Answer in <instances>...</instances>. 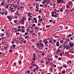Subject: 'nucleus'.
<instances>
[{
	"instance_id": "nucleus-32",
	"label": "nucleus",
	"mask_w": 74,
	"mask_h": 74,
	"mask_svg": "<svg viewBox=\"0 0 74 74\" xmlns=\"http://www.w3.org/2000/svg\"><path fill=\"white\" fill-rule=\"evenodd\" d=\"M38 9H39V8H37V10H35L36 12H38Z\"/></svg>"
},
{
	"instance_id": "nucleus-36",
	"label": "nucleus",
	"mask_w": 74,
	"mask_h": 74,
	"mask_svg": "<svg viewBox=\"0 0 74 74\" xmlns=\"http://www.w3.org/2000/svg\"><path fill=\"white\" fill-rule=\"evenodd\" d=\"M74 10V8H73L72 10H71L70 11H71H71H73V10Z\"/></svg>"
},
{
	"instance_id": "nucleus-28",
	"label": "nucleus",
	"mask_w": 74,
	"mask_h": 74,
	"mask_svg": "<svg viewBox=\"0 0 74 74\" xmlns=\"http://www.w3.org/2000/svg\"><path fill=\"white\" fill-rule=\"evenodd\" d=\"M36 70H38V69H39V67H38V66L36 67Z\"/></svg>"
},
{
	"instance_id": "nucleus-5",
	"label": "nucleus",
	"mask_w": 74,
	"mask_h": 74,
	"mask_svg": "<svg viewBox=\"0 0 74 74\" xmlns=\"http://www.w3.org/2000/svg\"><path fill=\"white\" fill-rule=\"evenodd\" d=\"M59 42H57L56 43V45L57 47H58L59 46Z\"/></svg>"
},
{
	"instance_id": "nucleus-7",
	"label": "nucleus",
	"mask_w": 74,
	"mask_h": 74,
	"mask_svg": "<svg viewBox=\"0 0 74 74\" xmlns=\"http://www.w3.org/2000/svg\"><path fill=\"white\" fill-rule=\"evenodd\" d=\"M39 7V5L37 3V5H36V8H39V7Z\"/></svg>"
},
{
	"instance_id": "nucleus-63",
	"label": "nucleus",
	"mask_w": 74,
	"mask_h": 74,
	"mask_svg": "<svg viewBox=\"0 0 74 74\" xmlns=\"http://www.w3.org/2000/svg\"><path fill=\"white\" fill-rule=\"evenodd\" d=\"M61 3H63V0H62V1H61Z\"/></svg>"
},
{
	"instance_id": "nucleus-30",
	"label": "nucleus",
	"mask_w": 74,
	"mask_h": 74,
	"mask_svg": "<svg viewBox=\"0 0 74 74\" xmlns=\"http://www.w3.org/2000/svg\"><path fill=\"white\" fill-rule=\"evenodd\" d=\"M20 8H23V9H24V8H24L23 6H21Z\"/></svg>"
},
{
	"instance_id": "nucleus-25",
	"label": "nucleus",
	"mask_w": 74,
	"mask_h": 74,
	"mask_svg": "<svg viewBox=\"0 0 74 74\" xmlns=\"http://www.w3.org/2000/svg\"><path fill=\"white\" fill-rule=\"evenodd\" d=\"M50 42H51V43H52V44H53V43L52 42V40H50L49 42V43H50Z\"/></svg>"
},
{
	"instance_id": "nucleus-42",
	"label": "nucleus",
	"mask_w": 74,
	"mask_h": 74,
	"mask_svg": "<svg viewBox=\"0 0 74 74\" xmlns=\"http://www.w3.org/2000/svg\"><path fill=\"white\" fill-rule=\"evenodd\" d=\"M55 57H56V58L57 59H58V56H55Z\"/></svg>"
},
{
	"instance_id": "nucleus-1",
	"label": "nucleus",
	"mask_w": 74,
	"mask_h": 74,
	"mask_svg": "<svg viewBox=\"0 0 74 74\" xmlns=\"http://www.w3.org/2000/svg\"><path fill=\"white\" fill-rule=\"evenodd\" d=\"M51 16L52 17H54L55 18H58L59 16V15H58V14H52Z\"/></svg>"
},
{
	"instance_id": "nucleus-61",
	"label": "nucleus",
	"mask_w": 74,
	"mask_h": 74,
	"mask_svg": "<svg viewBox=\"0 0 74 74\" xmlns=\"http://www.w3.org/2000/svg\"><path fill=\"white\" fill-rule=\"evenodd\" d=\"M1 30L2 32H4V29H2Z\"/></svg>"
},
{
	"instance_id": "nucleus-27",
	"label": "nucleus",
	"mask_w": 74,
	"mask_h": 74,
	"mask_svg": "<svg viewBox=\"0 0 74 74\" xmlns=\"http://www.w3.org/2000/svg\"><path fill=\"white\" fill-rule=\"evenodd\" d=\"M69 41H70V40L69 39H68L67 40V41L65 43H66V42H68Z\"/></svg>"
},
{
	"instance_id": "nucleus-35",
	"label": "nucleus",
	"mask_w": 74,
	"mask_h": 74,
	"mask_svg": "<svg viewBox=\"0 0 74 74\" xmlns=\"http://www.w3.org/2000/svg\"><path fill=\"white\" fill-rule=\"evenodd\" d=\"M30 33H33V30L30 31Z\"/></svg>"
},
{
	"instance_id": "nucleus-17",
	"label": "nucleus",
	"mask_w": 74,
	"mask_h": 74,
	"mask_svg": "<svg viewBox=\"0 0 74 74\" xmlns=\"http://www.w3.org/2000/svg\"><path fill=\"white\" fill-rule=\"evenodd\" d=\"M34 29H35V30H38V27L37 26H36L35 28H34Z\"/></svg>"
},
{
	"instance_id": "nucleus-3",
	"label": "nucleus",
	"mask_w": 74,
	"mask_h": 74,
	"mask_svg": "<svg viewBox=\"0 0 74 74\" xmlns=\"http://www.w3.org/2000/svg\"><path fill=\"white\" fill-rule=\"evenodd\" d=\"M59 10L60 11V12H63V8H60Z\"/></svg>"
},
{
	"instance_id": "nucleus-49",
	"label": "nucleus",
	"mask_w": 74,
	"mask_h": 74,
	"mask_svg": "<svg viewBox=\"0 0 74 74\" xmlns=\"http://www.w3.org/2000/svg\"><path fill=\"white\" fill-rule=\"evenodd\" d=\"M31 65L32 66H34V64H33V63H31Z\"/></svg>"
},
{
	"instance_id": "nucleus-40",
	"label": "nucleus",
	"mask_w": 74,
	"mask_h": 74,
	"mask_svg": "<svg viewBox=\"0 0 74 74\" xmlns=\"http://www.w3.org/2000/svg\"><path fill=\"white\" fill-rule=\"evenodd\" d=\"M30 20H32V18H29L28 19V21H30Z\"/></svg>"
},
{
	"instance_id": "nucleus-18",
	"label": "nucleus",
	"mask_w": 74,
	"mask_h": 74,
	"mask_svg": "<svg viewBox=\"0 0 74 74\" xmlns=\"http://www.w3.org/2000/svg\"><path fill=\"white\" fill-rule=\"evenodd\" d=\"M18 12H19V11H18L16 12L17 13L16 14V15H19V14L18 13Z\"/></svg>"
},
{
	"instance_id": "nucleus-34",
	"label": "nucleus",
	"mask_w": 74,
	"mask_h": 74,
	"mask_svg": "<svg viewBox=\"0 0 74 74\" xmlns=\"http://www.w3.org/2000/svg\"><path fill=\"white\" fill-rule=\"evenodd\" d=\"M16 35H19V32H16Z\"/></svg>"
},
{
	"instance_id": "nucleus-64",
	"label": "nucleus",
	"mask_w": 74,
	"mask_h": 74,
	"mask_svg": "<svg viewBox=\"0 0 74 74\" xmlns=\"http://www.w3.org/2000/svg\"><path fill=\"white\" fill-rule=\"evenodd\" d=\"M39 13H41V10H39Z\"/></svg>"
},
{
	"instance_id": "nucleus-13",
	"label": "nucleus",
	"mask_w": 74,
	"mask_h": 74,
	"mask_svg": "<svg viewBox=\"0 0 74 74\" xmlns=\"http://www.w3.org/2000/svg\"><path fill=\"white\" fill-rule=\"evenodd\" d=\"M21 62H22L21 60H20V61H19V62H18V63L19 65H21V64H22Z\"/></svg>"
},
{
	"instance_id": "nucleus-41",
	"label": "nucleus",
	"mask_w": 74,
	"mask_h": 74,
	"mask_svg": "<svg viewBox=\"0 0 74 74\" xmlns=\"http://www.w3.org/2000/svg\"><path fill=\"white\" fill-rule=\"evenodd\" d=\"M27 32H28V31H30V29H27Z\"/></svg>"
},
{
	"instance_id": "nucleus-43",
	"label": "nucleus",
	"mask_w": 74,
	"mask_h": 74,
	"mask_svg": "<svg viewBox=\"0 0 74 74\" xmlns=\"http://www.w3.org/2000/svg\"><path fill=\"white\" fill-rule=\"evenodd\" d=\"M17 22V21H14V22H15V23H16V22Z\"/></svg>"
},
{
	"instance_id": "nucleus-23",
	"label": "nucleus",
	"mask_w": 74,
	"mask_h": 74,
	"mask_svg": "<svg viewBox=\"0 0 74 74\" xmlns=\"http://www.w3.org/2000/svg\"><path fill=\"white\" fill-rule=\"evenodd\" d=\"M60 43H61V44H62V43H63V40H62L60 41Z\"/></svg>"
},
{
	"instance_id": "nucleus-48",
	"label": "nucleus",
	"mask_w": 74,
	"mask_h": 74,
	"mask_svg": "<svg viewBox=\"0 0 74 74\" xmlns=\"http://www.w3.org/2000/svg\"><path fill=\"white\" fill-rule=\"evenodd\" d=\"M21 27L22 28V29H24V26H22Z\"/></svg>"
},
{
	"instance_id": "nucleus-9",
	"label": "nucleus",
	"mask_w": 74,
	"mask_h": 74,
	"mask_svg": "<svg viewBox=\"0 0 74 74\" xmlns=\"http://www.w3.org/2000/svg\"><path fill=\"white\" fill-rule=\"evenodd\" d=\"M57 1H58V3L59 4V3H60V2L62 1V0H56Z\"/></svg>"
},
{
	"instance_id": "nucleus-50",
	"label": "nucleus",
	"mask_w": 74,
	"mask_h": 74,
	"mask_svg": "<svg viewBox=\"0 0 74 74\" xmlns=\"http://www.w3.org/2000/svg\"><path fill=\"white\" fill-rule=\"evenodd\" d=\"M41 63H44V61L42 60H41Z\"/></svg>"
},
{
	"instance_id": "nucleus-45",
	"label": "nucleus",
	"mask_w": 74,
	"mask_h": 74,
	"mask_svg": "<svg viewBox=\"0 0 74 74\" xmlns=\"http://www.w3.org/2000/svg\"><path fill=\"white\" fill-rule=\"evenodd\" d=\"M63 66L65 68H66V67H67V66H65V65H63Z\"/></svg>"
},
{
	"instance_id": "nucleus-39",
	"label": "nucleus",
	"mask_w": 74,
	"mask_h": 74,
	"mask_svg": "<svg viewBox=\"0 0 74 74\" xmlns=\"http://www.w3.org/2000/svg\"><path fill=\"white\" fill-rule=\"evenodd\" d=\"M61 45H59L60 47H59L58 48V49H60V48H61L62 47H61Z\"/></svg>"
},
{
	"instance_id": "nucleus-38",
	"label": "nucleus",
	"mask_w": 74,
	"mask_h": 74,
	"mask_svg": "<svg viewBox=\"0 0 74 74\" xmlns=\"http://www.w3.org/2000/svg\"><path fill=\"white\" fill-rule=\"evenodd\" d=\"M30 15H31V14H30V12H29L28 13V15L29 16H30Z\"/></svg>"
},
{
	"instance_id": "nucleus-20",
	"label": "nucleus",
	"mask_w": 74,
	"mask_h": 74,
	"mask_svg": "<svg viewBox=\"0 0 74 74\" xmlns=\"http://www.w3.org/2000/svg\"><path fill=\"white\" fill-rule=\"evenodd\" d=\"M73 44H74V43H73V44H72L71 45H70V47H71V48H72V47H73Z\"/></svg>"
},
{
	"instance_id": "nucleus-47",
	"label": "nucleus",
	"mask_w": 74,
	"mask_h": 74,
	"mask_svg": "<svg viewBox=\"0 0 74 74\" xmlns=\"http://www.w3.org/2000/svg\"><path fill=\"white\" fill-rule=\"evenodd\" d=\"M25 36L27 35V34H28V33H27V32H25Z\"/></svg>"
},
{
	"instance_id": "nucleus-14",
	"label": "nucleus",
	"mask_w": 74,
	"mask_h": 74,
	"mask_svg": "<svg viewBox=\"0 0 74 74\" xmlns=\"http://www.w3.org/2000/svg\"><path fill=\"white\" fill-rule=\"evenodd\" d=\"M8 5H7L5 6V7L6 9H7L8 8Z\"/></svg>"
},
{
	"instance_id": "nucleus-24",
	"label": "nucleus",
	"mask_w": 74,
	"mask_h": 74,
	"mask_svg": "<svg viewBox=\"0 0 74 74\" xmlns=\"http://www.w3.org/2000/svg\"><path fill=\"white\" fill-rule=\"evenodd\" d=\"M54 14H55V12H54V11L52 12L51 13V14H52V15H53Z\"/></svg>"
},
{
	"instance_id": "nucleus-11",
	"label": "nucleus",
	"mask_w": 74,
	"mask_h": 74,
	"mask_svg": "<svg viewBox=\"0 0 74 74\" xmlns=\"http://www.w3.org/2000/svg\"><path fill=\"white\" fill-rule=\"evenodd\" d=\"M25 22V21L23 20V19H22V21H21L19 23V24H20L22 22Z\"/></svg>"
},
{
	"instance_id": "nucleus-15",
	"label": "nucleus",
	"mask_w": 74,
	"mask_h": 74,
	"mask_svg": "<svg viewBox=\"0 0 74 74\" xmlns=\"http://www.w3.org/2000/svg\"><path fill=\"white\" fill-rule=\"evenodd\" d=\"M71 36H72V35L71 34H70L68 35V37H70Z\"/></svg>"
},
{
	"instance_id": "nucleus-12",
	"label": "nucleus",
	"mask_w": 74,
	"mask_h": 74,
	"mask_svg": "<svg viewBox=\"0 0 74 74\" xmlns=\"http://www.w3.org/2000/svg\"><path fill=\"white\" fill-rule=\"evenodd\" d=\"M7 49H8V47H4V50H7Z\"/></svg>"
},
{
	"instance_id": "nucleus-60",
	"label": "nucleus",
	"mask_w": 74,
	"mask_h": 74,
	"mask_svg": "<svg viewBox=\"0 0 74 74\" xmlns=\"http://www.w3.org/2000/svg\"><path fill=\"white\" fill-rule=\"evenodd\" d=\"M27 73H30V71H27Z\"/></svg>"
},
{
	"instance_id": "nucleus-21",
	"label": "nucleus",
	"mask_w": 74,
	"mask_h": 74,
	"mask_svg": "<svg viewBox=\"0 0 74 74\" xmlns=\"http://www.w3.org/2000/svg\"><path fill=\"white\" fill-rule=\"evenodd\" d=\"M7 17L8 19H10V18H11V16H7Z\"/></svg>"
},
{
	"instance_id": "nucleus-44",
	"label": "nucleus",
	"mask_w": 74,
	"mask_h": 74,
	"mask_svg": "<svg viewBox=\"0 0 74 74\" xmlns=\"http://www.w3.org/2000/svg\"><path fill=\"white\" fill-rule=\"evenodd\" d=\"M24 24H25V23H24V22H23V23H21V25H24Z\"/></svg>"
},
{
	"instance_id": "nucleus-33",
	"label": "nucleus",
	"mask_w": 74,
	"mask_h": 74,
	"mask_svg": "<svg viewBox=\"0 0 74 74\" xmlns=\"http://www.w3.org/2000/svg\"><path fill=\"white\" fill-rule=\"evenodd\" d=\"M13 7H14V8H17V6L14 5L13 6Z\"/></svg>"
},
{
	"instance_id": "nucleus-54",
	"label": "nucleus",
	"mask_w": 74,
	"mask_h": 74,
	"mask_svg": "<svg viewBox=\"0 0 74 74\" xmlns=\"http://www.w3.org/2000/svg\"><path fill=\"white\" fill-rule=\"evenodd\" d=\"M67 8H70V7L69 5H67Z\"/></svg>"
},
{
	"instance_id": "nucleus-53",
	"label": "nucleus",
	"mask_w": 74,
	"mask_h": 74,
	"mask_svg": "<svg viewBox=\"0 0 74 74\" xmlns=\"http://www.w3.org/2000/svg\"><path fill=\"white\" fill-rule=\"evenodd\" d=\"M1 4L2 5H4V3H1Z\"/></svg>"
},
{
	"instance_id": "nucleus-58",
	"label": "nucleus",
	"mask_w": 74,
	"mask_h": 74,
	"mask_svg": "<svg viewBox=\"0 0 74 74\" xmlns=\"http://www.w3.org/2000/svg\"><path fill=\"white\" fill-rule=\"evenodd\" d=\"M58 37H59V36H55V38H58Z\"/></svg>"
},
{
	"instance_id": "nucleus-59",
	"label": "nucleus",
	"mask_w": 74,
	"mask_h": 74,
	"mask_svg": "<svg viewBox=\"0 0 74 74\" xmlns=\"http://www.w3.org/2000/svg\"><path fill=\"white\" fill-rule=\"evenodd\" d=\"M34 20H37V18H34Z\"/></svg>"
},
{
	"instance_id": "nucleus-22",
	"label": "nucleus",
	"mask_w": 74,
	"mask_h": 74,
	"mask_svg": "<svg viewBox=\"0 0 74 74\" xmlns=\"http://www.w3.org/2000/svg\"><path fill=\"white\" fill-rule=\"evenodd\" d=\"M50 27V25H47L46 26V28H48V27Z\"/></svg>"
},
{
	"instance_id": "nucleus-55",
	"label": "nucleus",
	"mask_w": 74,
	"mask_h": 74,
	"mask_svg": "<svg viewBox=\"0 0 74 74\" xmlns=\"http://www.w3.org/2000/svg\"><path fill=\"white\" fill-rule=\"evenodd\" d=\"M70 39L71 40H73V37H71L70 38Z\"/></svg>"
},
{
	"instance_id": "nucleus-2",
	"label": "nucleus",
	"mask_w": 74,
	"mask_h": 74,
	"mask_svg": "<svg viewBox=\"0 0 74 74\" xmlns=\"http://www.w3.org/2000/svg\"><path fill=\"white\" fill-rule=\"evenodd\" d=\"M6 35L8 36H10V32H8L6 33Z\"/></svg>"
},
{
	"instance_id": "nucleus-51",
	"label": "nucleus",
	"mask_w": 74,
	"mask_h": 74,
	"mask_svg": "<svg viewBox=\"0 0 74 74\" xmlns=\"http://www.w3.org/2000/svg\"><path fill=\"white\" fill-rule=\"evenodd\" d=\"M54 11H56V12L58 11V10H56V9H54Z\"/></svg>"
},
{
	"instance_id": "nucleus-19",
	"label": "nucleus",
	"mask_w": 74,
	"mask_h": 74,
	"mask_svg": "<svg viewBox=\"0 0 74 74\" xmlns=\"http://www.w3.org/2000/svg\"><path fill=\"white\" fill-rule=\"evenodd\" d=\"M4 36V34L3 33V34H1V37H2V36L3 37V36Z\"/></svg>"
},
{
	"instance_id": "nucleus-10",
	"label": "nucleus",
	"mask_w": 74,
	"mask_h": 74,
	"mask_svg": "<svg viewBox=\"0 0 74 74\" xmlns=\"http://www.w3.org/2000/svg\"><path fill=\"white\" fill-rule=\"evenodd\" d=\"M59 49H58L57 51L56 52V54H58V53H59Z\"/></svg>"
},
{
	"instance_id": "nucleus-52",
	"label": "nucleus",
	"mask_w": 74,
	"mask_h": 74,
	"mask_svg": "<svg viewBox=\"0 0 74 74\" xmlns=\"http://www.w3.org/2000/svg\"><path fill=\"white\" fill-rule=\"evenodd\" d=\"M23 42L24 44H25L26 42V41L25 40Z\"/></svg>"
},
{
	"instance_id": "nucleus-56",
	"label": "nucleus",
	"mask_w": 74,
	"mask_h": 74,
	"mask_svg": "<svg viewBox=\"0 0 74 74\" xmlns=\"http://www.w3.org/2000/svg\"><path fill=\"white\" fill-rule=\"evenodd\" d=\"M10 12H13V10H10Z\"/></svg>"
},
{
	"instance_id": "nucleus-57",
	"label": "nucleus",
	"mask_w": 74,
	"mask_h": 74,
	"mask_svg": "<svg viewBox=\"0 0 74 74\" xmlns=\"http://www.w3.org/2000/svg\"><path fill=\"white\" fill-rule=\"evenodd\" d=\"M17 30L18 32H20V30L18 28L17 29Z\"/></svg>"
},
{
	"instance_id": "nucleus-46",
	"label": "nucleus",
	"mask_w": 74,
	"mask_h": 74,
	"mask_svg": "<svg viewBox=\"0 0 74 74\" xmlns=\"http://www.w3.org/2000/svg\"><path fill=\"white\" fill-rule=\"evenodd\" d=\"M62 73H63V74H64V73H65V71H64V72L62 71Z\"/></svg>"
},
{
	"instance_id": "nucleus-26",
	"label": "nucleus",
	"mask_w": 74,
	"mask_h": 74,
	"mask_svg": "<svg viewBox=\"0 0 74 74\" xmlns=\"http://www.w3.org/2000/svg\"><path fill=\"white\" fill-rule=\"evenodd\" d=\"M68 48H69V47H68V46H66V49H68Z\"/></svg>"
},
{
	"instance_id": "nucleus-8",
	"label": "nucleus",
	"mask_w": 74,
	"mask_h": 74,
	"mask_svg": "<svg viewBox=\"0 0 74 74\" xmlns=\"http://www.w3.org/2000/svg\"><path fill=\"white\" fill-rule=\"evenodd\" d=\"M13 66H16V62H14V64H13Z\"/></svg>"
},
{
	"instance_id": "nucleus-6",
	"label": "nucleus",
	"mask_w": 74,
	"mask_h": 74,
	"mask_svg": "<svg viewBox=\"0 0 74 74\" xmlns=\"http://www.w3.org/2000/svg\"><path fill=\"white\" fill-rule=\"evenodd\" d=\"M40 46H41V48H42L43 47V46H44V44H41V43H40Z\"/></svg>"
},
{
	"instance_id": "nucleus-16",
	"label": "nucleus",
	"mask_w": 74,
	"mask_h": 74,
	"mask_svg": "<svg viewBox=\"0 0 74 74\" xmlns=\"http://www.w3.org/2000/svg\"><path fill=\"white\" fill-rule=\"evenodd\" d=\"M8 13V12L7 11H6L5 12V15L7 16V14Z\"/></svg>"
},
{
	"instance_id": "nucleus-4",
	"label": "nucleus",
	"mask_w": 74,
	"mask_h": 74,
	"mask_svg": "<svg viewBox=\"0 0 74 74\" xmlns=\"http://www.w3.org/2000/svg\"><path fill=\"white\" fill-rule=\"evenodd\" d=\"M68 3H69V5H71V4H72V3H73V2L71 1V2L69 1V2H68Z\"/></svg>"
},
{
	"instance_id": "nucleus-31",
	"label": "nucleus",
	"mask_w": 74,
	"mask_h": 74,
	"mask_svg": "<svg viewBox=\"0 0 74 74\" xmlns=\"http://www.w3.org/2000/svg\"><path fill=\"white\" fill-rule=\"evenodd\" d=\"M12 47H13V48H15V46L14 45V44L13 45Z\"/></svg>"
},
{
	"instance_id": "nucleus-62",
	"label": "nucleus",
	"mask_w": 74,
	"mask_h": 74,
	"mask_svg": "<svg viewBox=\"0 0 74 74\" xmlns=\"http://www.w3.org/2000/svg\"><path fill=\"white\" fill-rule=\"evenodd\" d=\"M37 46H40V45H39V43H37Z\"/></svg>"
},
{
	"instance_id": "nucleus-29",
	"label": "nucleus",
	"mask_w": 74,
	"mask_h": 74,
	"mask_svg": "<svg viewBox=\"0 0 74 74\" xmlns=\"http://www.w3.org/2000/svg\"><path fill=\"white\" fill-rule=\"evenodd\" d=\"M21 32L23 33H24V32H25V30L23 29H22Z\"/></svg>"
},
{
	"instance_id": "nucleus-37",
	"label": "nucleus",
	"mask_w": 74,
	"mask_h": 74,
	"mask_svg": "<svg viewBox=\"0 0 74 74\" xmlns=\"http://www.w3.org/2000/svg\"><path fill=\"white\" fill-rule=\"evenodd\" d=\"M40 7H43V5H42V4H40Z\"/></svg>"
}]
</instances>
